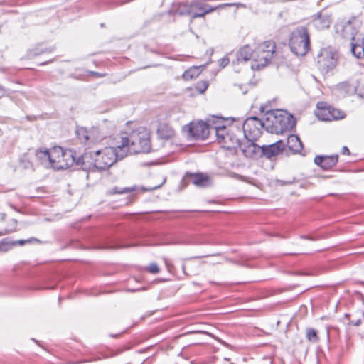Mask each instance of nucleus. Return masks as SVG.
Wrapping results in <instances>:
<instances>
[{
  "label": "nucleus",
  "mask_w": 364,
  "mask_h": 364,
  "mask_svg": "<svg viewBox=\"0 0 364 364\" xmlns=\"http://www.w3.org/2000/svg\"><path fill=\"white\" fill-rule=\"evenodd\" d=\"M119 156L126 157L128 154L149 153L151 145L149 132L144 128L134 130L128 136H121L117 142Z\"/></svg>",
  "instance_id": "nucleus-1"
},
{
  "label": "nucleus",
  "mask_w": 364,
  "mask_h": 364,
  "mask_svg": "<svg viewBox=\"0 0 364 364\" xmlns=\"http://www.w3.org/2000/svg\"><path fill=\"white\" fill-rule=\"evenodd\" d=\"M296 124L292 114L282 109L269 110L265 112L264 129L272 134L290 132Z\"/></svg>",
  "instance_id": "nucleus-2"
},
{
  "label": "nucleus",
  "mask_w": 364,
  "mask_h": 364,
  "mask_svg": "<svg viewBox=\"0 0 364 364\" xmlns=\"http://www.w3.org/2000/svg\"><path fill=\"white\" fill-rule=\"evenodd\" d=\"M214 133L216 136L218 142L225 149H236L240 145V139L237 136L234 127L228 128L226 126L213 124ZM237 132L241 135V131L236 129Z\"/></svg>",
  "instance_id": "nucleus-3"
},
{
  "label": "nucleus",
  "mask_w": 364,
  "mask_h": 364,
  "mask_svg": "<svg viewBox=\"0 0 364 364\" xmlns=\"http://www.w3.org/2000/svg\"><path fill=\"white\" fill-rule=\"evenodd\" d=\"M77 152L72 149H63L61 146L51 149L50 168L55 170L66 169L76 163Z\"/></svg>",
  "instance_id": "nucleus-4"
},
{
  "label": "nucleus",
  "mask_w": 364,
  "mask_h": 364,
  "mask_svg": "<svg viewBox=\"0 0 364 364\" xmlns=\"http://www.w3.org/2000/svg\"><path fill=\"white\" fill-rule=\"evenodd\" d=\"M291 50L298 56L306 54L310 48V37L305 26L296 27L291 33L289 38Z\"/></svg>",
  "instance_id": "nucleus-5"
},
{
  "label": "nucleus",
  "mask_w": 364,
  "mask_h": 364,
  "mask_svg": "<svg viewBox=\"0 0 364 364\" xmlns=\"http://www.w3.org/2000/svg\"><path fill=\"white\" fill-rule=\"evenodd\" d=\"M276 46L272 41H266L255 48L252 68L260 70L264 68L272 60Z\"/></svg>",
  "instance_id": "nucleus-6"
},
{
  "label": "nucleus",
  "mask_w": 364,
  "mask_h": 364,
  "mask_svg": "<svg viewBox=\"0 0 364 364\" xmlns=\"http://www.w3.org/2000/svg\"><path fill=\"white\" fill-rule=\"evenodd\" d=\"M118 145L116 147H105L102 150L95 151V164L97 171H103L109 168L117 160L124 159L120 156Z\"/></svg>",
  "instance_id": "nucleus-7"
},
{
  "label": "nucleus",
  "mask_w": 364,
  "mask_h": 364,
  "mask_svg": "<svg viewBox=\"0 0 364 364\" xmlns=\"http://www.w3.org/2000/svg\"><path fill=\"white\" fill-rule=\"evenodd\" d=\"M338 53L332 48L321 49L317 56V66L320 72L327 74L335 69L338 64Z\"/></svg>",
  "instance_id": "nucleus-8"
},
{
  "label": "nucleus",
  "mask_w": 364,
  "mask_h": 364,
  "mask_svg": "<svg viewBox=\"0 0 364 364\" xmlns=\"http://www.w3.org/2000/svg\"><path fill=\"white\" fill-rule=\"evenodd\" d=\"M264 119L261 120L257 117L247 118L243 122V136L246 139L257 140L262 134V129H264Z\"/></svg>",
  "instance_id": "nucleus-9"
},
{
  "label": "nucleus",
  "mask_w": 364,
  "mask_h": 364,
  "mask_svg": "<svg viewBox=\"0 0 364 364\" xmlns=\"http://www.w3.org/2000/svg\"><path fill=\"white\" fill-rule=\"evenodd\" d=\"M215 123L211 120L207 122L199 121L191 122L188 125V133L194 139L204 140L208 138L211 132H214L213 124Z\"/></svg>",
  "instance_id": "nucleus-10"
},
{
  "label": "nucleus",
  "mask_w": 364,
  "mask_h": 364,
  "mask_svg": "<svg viewBox=\"0 0 364 364\" xmlns=\"http://www.w3.org/2000/svg\"><path fill=\"white\" fill-rule=\"evenodd\" d=\"M95 164V151L85 152L81 156L77 154L76 163L75 165L80 166L82 170L95 172L97 171Z\"/></svg>",
  "instance_id": "nucleus-11"
},
{
  "label": "nucleus",
  "mask_w": 364,
  "mask_h": 364,
  "mask_svg": "<svg viewBox=\"0 0 364 364\" xmlns=\"http://www.w3.org/2000/svg\"><path fill=\"white\" fill-rule=\"evenodd\" d=\"M332 91L338 97H346L354 95L357 91V87L353 80H347L335 85Z\"/></svg>",
  "instance_id": "nucleus-12"
},
{
  "label": "nucleus",
  "mask_w": 364,
  "mask_h": 364,
  "mask_svg": "<svg viewBox=\"0 0 364 364\" xmlns=\"http://www.w3.org/2000/svg\"><path fill=\"white\" fill-rule=\"evenodd\" d=\"M246 140V142H241L239 146L243 154L248 158L261 157L262 146L256 144V140Z\"/></svg>",
  "instance_id": "nucleus-13"
},
{
  "label": "nucleus",
  "mask_w": 364,
  "mask_h": 364,
  "mask_svg": "<svg viewBox=\"0 0 364 364\" xmlns=\"http://www.w3.org/2000/svg\"><path fill=\"white\" fill-rule=\"evenodd\" d=\"M253 55L254 51L248 45L244 46L235 53H230V56H234V58L232 59V63L233 65L246 63L250 59L253 60Z\"/></svg>",
  "instance_id": "nucleus-14"
},
{
  "label": "nucleus",
  "mask_w": 364,
  "mask_h": 364,
  "mask_svg": "<svg viewBox=\"0 0 364 364\" xmlns=\"http://www.w3.org/2000/svg\"><path fill=\"white\" fill-rule=\"evenodd\" d=\"M285 147V141L283 140H278L277 141L270 145H262L261 156H265L267 159H270L272 156H275L281 153Z\"/></svg>",
  "instance_id": "nucleus-15"
},
{
  "label": "nucleus",
  "mask_w": 364,
  "mask_h": 364,
  "mask_svg": "<svg viewBox=\"0 0 364 364\" xmlns=\"http://www.w3.org/2000/svg\"><path fill=\"white\" fill-rule=\"evenodd\" d=\"M337 154L331 156H316L314 158V163L324 170H329L338 162Z\"/></svg>",
  "instance_id": "nucleus-16"
},
{
  "label": "nucleus",
  "mask_w": 364,
  "mask_h": 364,
  "mask_svg": "<svg viewBox=\"0 0 364 364\" xmlns=\"http://www.w3.org/2000/svg\"><path fill=\"white\" fill-rule=\"evenodd\" d=\"M331 22V16L322 12L316 14L311 21L313 26L318 30H323L328 28Z\"/></svg>",
  "instance_id": "nucleus-17"
},
{
  "label": "nucleus",
  "mask_w": 364,
  "mask_h": 364,
  "mask_svg": "<svg viewBox=\"0 0 364 364\" xmlns=\"http://www.w3.org/2000/svg\"><path fill=\"white\" fill-rule=\"evenodd\" d=\"M316 115L321 121H332L333 120V115L330 114L331 105H328L326 102H318L316 105Z\"/></svg>",
  "instance_id": "nucleus-18"
},
{
  "label": "nucleus",
  "mask_w": 364,
  "mask_h": 364,
  "mask_svg": "<svg viewBox=\"0 0 364 364\" xmlns=\"http://www.w3.org/2000/svg\"><path fill=\"white\" fill-rule=\"evenodd\" d=\"M168 13L173 16L179 15L190 16V2L173 3L168 11Z\"/></svg>",
  "instance_id": "nucleus-19"
},
{
  "label": "nucleus",
  "mask_w": 364,
  "mask_h": 364,
  "mask_svg": "<svg viewBox=\"0 0 364 364\" xmlns=\"http://www.w3.org/2000/svg\"><path fill=\"white\" fill-rule=\"evenodd\" d=\"M36 158L38 163L47 168H50L51 164V149H39L36 151Z\"/></svg>",
  "instance_id": "nucleus-20"
},
{
  "label": "nucleus",
  "mask_w": 364,
  "mask_h": 364,
  "mask_svg": "<svg viewBox=\"0 0 364 364\" xmlns=\"http://www.w3.org/2000/svg\"><path fill=\"white\" fill-rule=\"evenodd\" d=\"M351 48L350 50L352 54L356 57L357 58H364V39L360 41H355L354 32H351Z\"/></svg>",
  "instance_id": "nucleus-21"
},
{
  "label": "nucleus",
  "mask_w": 364,
  "mask_h": 364,
  "mask_svg": "<svg viewBox=\"0 0 364 364\" xmlns=\"http://www.w3.org/2000/svg\"><path fill=\"white\" fill-rule=\"evenodd\" d=\"M285 145L294 153H299L303 149V144L299 137L294 134H289Z\"/></svg>",
  "instance_id": "nucleus-22"
},
{
  "label": "nucleus",
  "mask_w": 364,
  "mask_h": 364,
  "mask_svg": "<svg viewBox=\"0 0 364 364\" xmlns=\"http://www.w3.org/2000/svg\"><path fill=\"white\" fill-rule=\"evenodd\" d=\"M157 134L161 139L166 140L173 138L175 135L173 128L164 123L159 125Z\"/></svg>",
  "instance_id": "nucleus-23"
},
{
  "label": "nucleus",
  "mask_w": 364,
  "mask_h": 364,
  "mask_svg": "<svg viewBox=\"0 0 364 364\" xmlns=\"http://www.w3.org/2000/svg\"><path fill=\"white\" fill-rule=\"evenodd\" d=\"M192 181L197 186L205 187L208 186L209 178L203 173H195L192 176Z\"/></svg>",
  "instance_id": "nucleus-24"
},
{
  "label": "nucleus",
  "mask_w": 364,
  "mask_h": 364,
  "mask_svg": "<svg viewBox=\"0 0 364 364\" xmlns=\"http://www.w3.org/2000/svg\"><path fill=\"white\" fill-rule=\"evenodd\" d=\"M19 164L24 169H33L28 154H23L19 157Z\"/></svg>",
  "instance_id": "nucleus-25"
},
{
  "label": "nucleus",
  "mask_w": 364,
  "mask_h": 364,
  "mask_svg": "<svg viewBox=\"0 0 364 364\" xmlns=\"http://www.w3.org/2000/svg\"><path fill=\"white\" fill-rule=\"evenodd\" d=\"M198 74V68L194 67L186 70L183 74V77L186 80H192L197 77Z\"/></svg>",
  "instance_id": "nucleus-26"
},
{
  "label": "nucleus",
  "mask_w": 364,
  "mask_h": 364,
  "mask_svg": "<svg viewBox=\"0 0 364 364\" xmlns=\"http://www.w3.org/2000/svg\"><path fill=\"white\" fill-rule=\"evenodd\" d=\"M306 338L309 341L314 343H318L319 341L316 331L311 328L306 329Z\"/></svg>",
  "instance_id": "nucleus-27"
},
{
  "label": "nucleus",
  "mask_w": 364,
  "mask_h": 364,
  "mask_svg": "<svg viewBox=\"0 0 364 364\" xmlns=\"http://www.w3.org/2000/svg\"><path fill=\"white\" fill-rule=\"evenodd\" d=\"M136 190V187H126V188H119V187H114L111 190V193L113 194H125L128 193L133 192Z\"/></svg>",
  "instance_id": "nucleus-28"
},
{
  "label": "nucleus",
  "mask_w": 364,
  "mask_h": 364,
  "mask_svg": "<svg viewBox=\"0 0 364 364\" xmlns=\"http://www.w3.org/2000/svg\"><path fill=\"white\" fill-rule=\"evenodd\" d=\"M17 223H18L16 220L11 219L9 221L7 228L4 230V232H1V235L9 234L16 232L17 230Z\"/></svg>",
  "instance_id": "nucleus-29"
},
{
  "label": "nucleus",
  "mask_w": 364,
  "mask_h": 364,
  "mask_svg": "<svg viewBox=\"0 0 364 364\" xmlns=\"http://www.w3.org/2000/svg\"><path fill=\"white\" fill-rule=\"evenodd\" d=\"M329 109H330V114L333 115L332 117H333V120L341 119H343L345 117V114L343 112L334 108L331 105V108H329Z\"/></svg>",
  "instance_id": "nucleus-30"
},
{
  "label": "nucleus",
  "mask_w": 364,
  "mask_h": 364,
  "mask_svg": "<svg viewBox=\"0 0 364 364\" xmlns=\"http://www.w3.org/2000/svg\"><path fill=\"white\" fill-rule=\"evenodd\" d=\"M53 50V48H46L43 45H40L38 47L35 48L33 50V54L36 55H39L45 53H50Z\"/></svg>",
  "instance_id": "nucleus-31"
},
{
  "label": "nucleus",
  "mask_w": 364,
  "mask_h": 364,
  "mask_svg": "<svg viewBox=\"0 0 364 364\" xmlns=\"http://www.w3.org/2000/svg\"><path fill=\"white\" fill-rule=\"evenodd\" d=\"M208 87V82L205 80H203L196 83V90L198 91V92L202 94L207 90Z\"/></svg>",
  "instance_id": "nucleus-32"
},
{
  "label": "nucleus",
  "mask_w": 364,
  "mask_h": 364,
  "mask_svg": "<svg viewBox=\"0 0 364 364\" xmlns=\"http://www.w3.org/2000/svg\"><path fill=\"white\" fill-rule=\"evenodd\" d=\"M145 269L151 274H156L160 272V269L156 263L152 262L145 267Z\"/></svg>",
  "instance_id": "nucleus-33"
},
{
  "label": "nucleus",
  "mask_w": 364,
  "mask_h": 364,
  "mask_svg": "<svg viewBox=\"0 0 364 364\" xmlns=\"http://www.w3.org/2000/svg\"><path fill=\"white\" fill-rule=\"evenodd\" d=\"M33 242L42 243V242L41 240H39L38 239H37L36 237H31L28 240H19L16 242V244L20 245H25L27 243H33Z\"/></svg>",
  "instance_id": "nucleus-34"
},
{
  "label": "nucleus",
  "mask_w": 364,
  "mask_h": 364,
  "mask_svg": "<svg viewBox=\"0 0 364 364\" xmlns=\"http://www.w3.org/2000/svg\"><path fill=\"white\" fill-rule=\"evenodd\" d=\"M207 120H211L214 122L215 124V125H220V126H225L223 124V118L219 117L217 116H212L210 118L208 119Z\"/></svg>",
  "instance_id": "nucleus-35"
},
{
  "label": "nucleus",
  "mask_w": 364,
  "mask_h": 364,
  "mask_svg": "<svg viewBox=\"0 0 364 364\" xmlns=\"http://www.w3.org/2000/svg\"><path fill=\"white\" fill-rule=\"evenodd\" d=\"M232 56L224 57L220 60V65L222 68H225L230 61Z\"/></svg>",
  "instance_id": "nucleus-36"
},
{
  "label": "nucleus",
  "mask_w": 364,
  "mask_h": 364,
  "mask_svg": "<svg viewBox=\"0 0 364 364\" xmlns=\"http://www.w3.org/2000/svg\"><path fill=\"white\" fill-rule=\"evenodd\" d=\"M363 318L360 315V317L358 318L356 320H351L349 322V325H352L354 326H360L363 321Z\"/></svg>",
  "instance_id": "nucleus-37"
},
{
  "label": "nucleus",
  "mask_w": 364,
  "mask_h": 364,
  "mask_svg": "<svg viewBox=\"0 0 364 364\" xmlns=\"http://www.w3.org/2000/svg\"><path fill=\"white\" fill-rule=\"evenodd\" d=\"M225 4H227L225 6V8L231 7V6H236L237 8H239V7L245 8V5L242 3H225Z\"/></svg>",
  "instance_id": "nucleus-38"
},
{
  "label": "nucleus",
  "mask_w": 364,
  "mask_h": 364,
  "mask_svg": "<svg viewBox=\"0 0 364 364\" xmlns=\"http://www.w3.org/2000/svg\"><path fill=\"white\" fill-rule=\"evenodd\" d=\"M351 28H352L351 23H350V21H348L343 26V31L344 32H348V31H350L351 30Z\"/></svg>",
  "instance_id": "nucleus-39"
},
{
  "label": "nucleus",
  "mask_w": 364,
  "mask_h": 364,
  "mask_svg": "<svg viewBox=\"0 0 364 364\" xmlns=\"http://www.w3.org/2000/svg\"><path fill=\"white\" fill-rule=\"evenodd\" d=\"M342 154L350 155V152L347 146H343L341 150Z\"/></svg>",
  "instance_id": "nucleus-40"
},
{
  "label": "nucleus",
  "mask_w": 364,
  "mask_h": 364,
  "mask_svg": "<svg viewBox=\"0 0 364 364\" xmlns=\"http://www.w3.org/2000/svg\"><path fill=\"white\" fill-rule=\"evenodd\" d=\"M232 177H233L235 178H237V179L243 180V177L242 176H241L239 174L235 173L232 174Z\"/></svg>",
  "instance_id": "nucleus-41"
},
{
  "label": "nucleus",
  "mask_w": 364,
  "mask_h": 364,
  "mask_svg": "<svg viewBox=\"0 0 364 364\" xmlns=\"http://www.w3.org/2000/svg\"><path fill=\"white\" fill-rule=\"evenodd\" d=\"M92 74L97 76V77H104L105 75V74H102V73H96V72H92Z\"/></svg>",
  "instance_id": "nucleus-42"
},
{
  "label": "nucleus",
  "mask_w": 364,
  "mask_h": 364,
  "mask_svg": "<svg viewBox=\"0 0 364 364\" xmlns=\"http://www.w3.org/2000/svg\"><path fill=\"white\" fill-rule=\"evenodd\" d=\"M5 245H6V244L4 242L0 243V250H3V251H6V248H4Z\"/></svg>",
  "instance_id": "nucleus-43"
},
{
  "label": "nucleus",
  "mask_w": 364,
  "mask_h": 364,
  "mask_svg": "<svg viewBox=\"0 0 364 364\" xmlns=\"http://www.w3.org/2000/svg\"><path fill=\"white\" fill-rule=\"evenodd\" d=\"M52 62H53V60H48V61L43 62V63H40L39 65H46V64L52 63Z\"/></svg>",
  "instance_id": "nucleus-44"
},
{
  "label": "nucleus",
  "mask_w": 364,
  "mask_h": 364,
  "mask_svg": "<svg viewBox=\"0 0 364 364\" xmlns=\"http://www.w3.org/2000/svg\"><path fill=\"white\" fill-rule=\"evenodd\" d=\"M301 238H304V239H307V240H313L311 237L309 236H301Z\"/></svg>",
  "instance_id": "nucleus-45"
},
{
  "label": "nucleus",
  "mask_w": 364,
  "mask_h": 364,
  "mask_svg": "<svg viewBox=\"0 0 364 364\" xmlns=\"http://www.w3.org/2000/svg\"><path fill=\"white\" fill-rule=\"evenodd\" d=\"M281 183H282V185H287V184H290L291 183L290 181H288V182H287V181H282Z\"/></svg>",
  "instance_id": "nucleus-46"
},
{
  "label": "nucleus",
  "mask_w": 364,
  "mask_h": 364,
  "mask_svg": "<svg viewBox=\"0 0 364 364\" xmlns=\"http://www.w3.org/2000/svg\"><path fill=\"white\" fill-rule=\"evenodd\" d=\"M264 109H264V107L261 106V107H260V111H261V112H265V110H264Z\"/></svg>",
  "instance_id": "nucleus-47"
},
{
  "label": "nucleus",
  "mask_w": 364,
  "mask_h": 364,
  "mask_svg": "<svg viewBox=\"0 0 364 364\" xmlns=\"http://www.w3.org/2000/svg\"><path fill=\"white\" fill-rule=\"evenodd\" d=\"M112 337H117V335H111Z\"/></svg>",
  "instance_id": "nucleus-48"
},
{
  "label": "nucleus",
  "mask_w": 364,
  "mask_h": 364,
  "mask_svg": "<svg viewBox=\"0 0 364 364\" xmlns=\"http://www.w3.org/2000/svg\"><path fill=\"white\" fill-rule=\"evenodd\" d=\"M4 217H5V215L4 214V215H2V220H4Z\"/></svg>",
  "instance_id": "nucleus-49"
},
{
  "label": "nucleus",
  "mask_w": 364,
  "mask_h": 364,
  "mask_svg": "<svg viewBox=\"0 0 364 364\" xmlns=\"http://www.w3.org/2000/svg\"><path fill=\"white\" fill-rule=\"evenodd\" d=\"M230 364H232V363H230Z\"/></svg>",
  "instance_id": "nucleus-50"
}]
</instances>
